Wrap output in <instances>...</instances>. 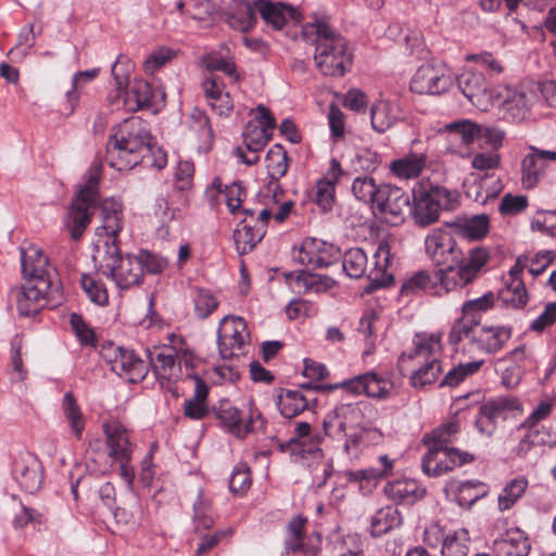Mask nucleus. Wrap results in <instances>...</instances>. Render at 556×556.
Returning a JSON list of instances; mask_svg holds the SVG:
<instances>
[{
	"label": "nucleus",
	"mask_w": 556,
	"mask_h": 556,
	"mask_svg": "<svg viewBox=\"0 0 556 556\" xmlns=\"http://www.w3.org/2000/svg\"><path fill=\"white\" fill-rule=\"evenodd\" d=\"M252 478L250 468L245 464H239L229 479V489L235 494H244L251 486Z\"/></svg>",
	"instance_id": "338daca9"
},
{
	"label": "nucleus",
	"mask_w": 556,
	"mask_h": 556,
	"mask_svg": "<svg viewBox=\"0 0 556 556\" xmlns=\"http://www.w3.org/2000/svg\"><path fill=\"white\" fill-rule=\"evenodd\" d=\"M62 299L61 283L55 278H26L16 295L17 309L23 316L38 313L47 305H56Z\"/></svg>",
	"instance_id": "1a4fd4ad"
},
{
	"label": "nucleus",
	"mask_w": 556,
	"mask_h": 556,
	"mask_svg": "<svg viewBox=\"0 0 556 556\" xmlns=\"http://www.w3.org/2000/svg\"><path fill=\"white\" fill-rule=\"evenodd\" d=\"M80 283L91 302L100 306H104L109 303L108 290L101 281L90 275L84 274L81 275Z\"/></svg>",
	"instance_id": "bf43d9fd"
},
{
	"label": "nucleus",
	"mask_w": 556,
	"mask_h": 556,
	"mask_svg": "<svg viewBox=\"0 0 556 556\" xmlns=\"http://www.w3.org/2000/svg\"><path fill=\"white\" fill-rule=\"evenodd\" d=\"M459 431V421L450 420L435 428L431 433L426 434L422 441L426 445H428V447H450V444L455 441V437Z\"/></svg>",
	"instance_id": "de8ad7c7"
},
{
	"label": "nucleus",
	"mask_w": 556,
	"mask_h": 556,
	"mask_svg": "<svg viewBox=\"0 0 556 556\" xmlns=\"http://www.w3.org/2000/svg\"><path fill=\"white\" fill-rule=\"evenodd\" d=\"M253 5L255 13H260L265 23L271 25L275 29H281L288 21H298L300 17L299 12L293 7L282 2L255 0Z\"/></svg>",
	"instance_id": "7c9ffc66"
},
{
	"label": "nucleus",
	"mask_w": 556,
	"mask_h": 556,
	"mask_svg": "<svg viewBox=\"0 0 556 556\" xmlns=\"http://www.w3.org/2000/svg\"><path fill=\"white\" fill-rule=\"evenodd\" d=\"M425 250L437 265L458 267L462 261L468 258V254L464 256L453 233L446 228L431 230L425 238Z\"/></svg>",
	"instance_id": "4468645a"
},
{
	"label": "nucleus",
	"mask_w": 556,
	"mask_h": 556,
	"mask_svg": "<svg viewBox=\"0 0 556 556\" xmlns=\"http://www.w3.org/2000/svg\"><path fill=\"white\" fill-rule=\"evenodd\" d=\"M337 388H343L353 394H365L369 397L386 399L391 392L393 383L391 380L378 376L375 372H367L348 379L340 384L327 387L329 390Z\"/></svg>",
	"instance_id": "5701e85b"
},
{
	"label": "nucleus",
	"mask_w": 556,
	"mask_h": 556,
	"mask_svg": "<svg viewBox=\"0 0 556 556\" xmlns=\"http://www.w3.org/2000/svg\"><path fill=\"white\" fill-rule=\"evenodd\" d=\"M136 256L138 262H140V267L143 273L146 271L153 275L161 274L168 266L166 257L151 253L147 250H141Z\"/></svg>",
	"instance_id": "69168bd1"
},
{
	"label": "nucleus",
	"mask_w": 556,
	"mask_h": 556,
	"mask_svg": "<svg viewBox=\"0 0 556 556\" xmlns=\"http://www.w3.org/2000/svg\"><path fill=\"white\" fill-rule=\"evenodd\" d=\"M444 131L450 134L454 139H459L464 144H470L477 138L479 125L470 121L464 119L446 124Z\"/></svg>",
	"instance_id": "13d9d810"
},
{
	"label": "nucleus",
	"mask_w": 556,
	"mask_h": 556,
	"mask_svg": "<svg viewBox=\"0 0 556 556\" xmlns=\"http://www.w3.org/2000/svg\"><path fill=\"white\" fill-rule=\"evenodd\" d=\"M101 268L102 274L111 278L119 290L139 286L143 279L137 256L130 253L122 255L118 244L105 243V258Z\"/></svg>",
	"instance_id": "9d476101"
},
{
	"label": "nucleus",
	"mask_w": 556,
	"mask_h": 556,
	"mask_svg": "<svg viewBox=\"0 0 556 556\" xmlns=\"http://www.w3.org/2000/svg\"><path fill=\"white\" fill-rule=\"evenodd\" d=\"M255 9L253 3H244L238 11L228 17L230 27L247 31L252 28L256 22Z\"/></svg>",
	"instance_id": "680f3d73"
},
{
	"label": "nucleus",
	"mask_w": 556,
	"mask_h": 556,
	"mask_svg": "<svg viewBox=\"0 0 556 556\" xmlns=\"http://www.w3.org/2000/svg\"><path fill=\"white\" fill-rule=\"evenodd\" d=\"M307 519L301 515L293 517L287 527L286 556L300 553L303 556H317L319 548L304 544V532Z\"/></svg>",
	"instance_id": "c9c22d12"
},
{
	"label": "nucleus",
	"mask_w": 556,
	"mask_h": 556,
	"mask_svg": "<svg viewBox=\"0 0 556 556\" xmlns=\"http://www.w3.org/2000/svg\"><path fill=\"white\" fill-rule=\"evenodd\" d=\"M401 119L400 108L388 100H379L371 105L370 123L378 134H383Z\"/></svg>",
	"instance_id": "58836bf2"
},
{
	"label": "nucleus",
	"mask_w": 556,
	"mask_h": 556,
	"mask_svg": "<svg viewBox=\"0 0 556 556\" xmlns=\"http://www.w3.org/2000/svg\"><path fill=\"white\" fill-rule=\"evenodd\" d=\"M100 172L98 168L90 170L85 185L73 199L65 220L66 228L74 240H79L91 222L96 210V200Z\"/></svg>",
	"instance_id": "6e6552de"
},
{
	"label": "nucleus",
	"mask_w": 556,
	"mask_h": 556,
	"mask_svg": "<svg viewBox=\"0 0 556 556\" xmlns=\"http://www.w3.org/2000/svg\"><path fill=\"white\" fill-rule=\"evenodd\" d=\"M469 532L466 529H459L443 541L441 547L442 556H467L469 552Z\"/></svg>",
	"instance_id": "864d4df0"
},
{
	"label": "nucleus",
	"mask_w": 556,
	"mask_h": 556,
	"mask_svg": "<svg viewBox=\"0 0 556 556\" xmlns=\"http://www.w3.org/2000/svg\"><path fill=\"white\" fill-rule=\"evenodd\" d=\"M100 353L113 372L131 383L141 381L148 374L147 364L132 350L108 342Z\"/></svg>",
	"instance_id": "f8f14e48"
},
{
	"label": "nucleus",
	"mask_w": 556,
	"mask_h": 556,
	"mask_svg": "<svg viewBox=\"0 0 556 556\" xmlns=\"http://www.w3.org/2000/svg\"><path fill=\"white\" fill-rule=\"evenodd\" d=\"M101 227L98 236H105L104 244H118V233L123 228V205L115 199H105L100 204Z\"/></svg>",
	"instance_id": "cd10ccee"
},
{
	"label": "nucleus",
	"mask_w": 556,
	"mask_h": 556,
	"mask_svg": "<svg viewBox=\"0 0 556 556\" xmlns=\"http://www.w3.org/2000/svg\"><path fill=\"white\" fill-rule=\"evenodd\" d=\"M176 56V52L166 47H160L151 52L143 62L146 74H154Z\"/></svg>",
	"instance_id": "e2e57ef3"
},
{
	"label": "nucleus",
	"mask_w": 556,
	"mask_h": 556,
	"mask_svg": "<svg viewBox=\"0 0 556 556\" xmlns=\"http://www.w3.org/2000/svg\"><path fill=\"white\" fill-rule=\"evenodd\" d=\"M187 378L194 381V393L184 403V416L192 420H201L208 415L207 396L210 388L197 374L187 372Z\"/></svg>",
	"instance_id": "473e14b6"
},
{
	"label": "nucleus",
	"mask_w": 556,
	"mask_h": 556,
	"mask_svg": "<svg viewBox=\"0 0 556 556\" xmlns=\"http://www.w3.org/2000/svg\"><path fill=\"white\" fill-rule=\"evenodd\" d=\"M287 282L298 293L326 292L330 290L336 281L329 276L313 274L306 270L291 271L286 275Z\"/></svg>",
	"instance_id": "2f4dec72"
},
{
	"label": "nucleus",
	"mask_w": 556,
	"mask_h": 556,
	"mask_svg": "<svg viewBox=\"0 0 556 556\" xmlns=\"http://www.w3.org/2000/svg\"><path fill=\"white\" fill-rule=\"evenodd\" d=\"M433 198L439 211H455L460 205V194L440 185H431Z\"/></svg>",
	"instance_id": "052dcab7"
},
{
	"label": "nucleus",
	"mask_w": 556,
	"mask_h": 556,
	"mask_svg": "<svg viewBox=\"0 0 556 556\" xmlns=\"http://www.w3.org/2000/svg\"><path fill=\"white\" fill-rule=\"evenodd\" d=\"M402 515L397 507L388 505L378 509L371 517L370 532L372 536H381L402 525Z\"/></svg>",
	"instance_id": "a18cd8bd"
},
{
	"label": "nucleus",
	"mask_w": 556,
	"mask_h": 556,
	"mask_svg": "<svg viewBox=\"0 0 556 556\" xmlns=\"http://www.w3.org/2000/svg\"><path fill=\"white\" fill-rule=\"evenodd\" d=\"M244 144L252 156H247L241 148L237 149V155L247 165H253L258 161V152L264 149L271 138V131L249 122L243 131Z\"/></svg>",
	"instance_id": "f704fd0d"
},
{
	"label": "nucleus",
	"mask_w": 556,
	"mask_h": 556,
	"mask_svg": "<svg viewBox=\"0 0 556 556\" xmlns=\"http://www.w3.org/2000/svg\"><path fill=\"white\" fill-rule=\"evenodd\" d=\"M150 364L155 376L163 384V381L170 382L179 378L180 363L177 362V352L169 346L154 349L149 352Z\"/></svg>",
	"instance_id": "c756f323"
},
{
	"label": "nucleus",
	"mask_w": 556,
	"mask_h": 556,
	"mask_svg": "<svg viewBox=\"0 0 556 556\" xmlns=\"http://www.w3.org/2000/svg\"><path fill=\"white\" fill-rule=\"evenodd\" d=\"M463 94L480 111H488L495 104V92L490 89L481 72L466 70L456 78Z\"/></svg>",
	"instance_id": "6ab92c4d"
},
{
	"label": "nucleus",
	"mask_w": 556,
	"mask_h": 556,
	"mask_svg": "<svg viewBox=\"0 0 556 556\" xmlns=\"http://www.w3.org/2000/svg\"><path fill=\"white\" fill-rule=\"evenodd\" d=\"M379 466L370 467L361 470H346L343 476L348 482H358L359 489L363 488V482H371L383 479L392 473L394 462L387 455L379 456Z\"/></svg>",
	"instance_id": "37998d69"
},
{
	"label": "nucleus",
	"mask_w": 556,
	"mask_h": 556,
	"mask_svg": "<svg viewBox=\"0 0 556 556\" xmlns=\"http://www.w3.org/2000/svg\"><path fill=\"white\" fill-rule=\"evenodd\" d=\"M250 343V332L247 321L242 317H224L217 330V344L219 355L224 359L245 353Z\"/></svg>",
	"instance_id": "ddd939ff"
},
{
	"label": "nucleus",
	"mask_w": 556,
	"mask_h": 556,
	"mask_svg": "<svg viewBox=\"0 0 556 556\" xmlns=\"http://www.w3.org/2000/svg\"><path fill=\"white\" fill-rule=\"evenodd\" d=\"M193 521L197 531L201 529L207 530L214 525V519L211 516L210 503L203 497L201 492L193 504Z\"/></svg>",
	"instance_id": "0e129e2a"
},
{
	"label": "nucleus",
	"mask_w": 556,
	"mask_h": 556,
	"mask_svg": "<svg viewBox=\"0 0 556 556\" xmlns=\"http://www.w3.org/2000/svg\"><path fill=\"white\" fill-rule=\"evenodd\" d=\"M374 206L387 223L397 225L404 220L405 211L409 208V197L399 187L381 185Z\"/></svg>",
	"instance_id": "aec40b11"
},
{
	"label": "nucleus",
	"mask_w": 556,
	"mask_h": 556,
	"mask_svg": "<svg viewBox=\"0 0 556 556\" xmlns=\"http://www.w3.org/2000/svg\"><path fill=\"white\" fill-rule=\"evenodd\" d=\"M527 485L528 481L525 478H516L510 480L498 496L500 509L507 510L511 508L522 496Z\"/></svg>",
	"instance_id": "6e6d98bb"
},
{
	"label": "nucleus",
	"mask_w": 556,
	"mask_h": 556,
	"mask_svg": "<svg viewBox=\"0 0 556 556\" xmlns=\"http://www.w3.org/2000/svg\"><path fill=\"white\" fill-rule=\"evenodd\" d=\"M217 307L218 301L208 290H198L194 296V312L198 318H207Z\"/></svg>",
	"instance_id": "774afa93"
},
{
	"label": "nucleus",
	"mask_w": 556,
	"mask_h": 556,
	"mask_svg": "<svg viewBox=\"0 0 556 556\" xmlns=\"http://www.w3.org/2000/svg\"><path fill=\"white\" fill-rule=\"evenodd\" d=\"M220 195H224L230 213L236 214L241 208L247 193L239 182H233L223 189L220 179L215 178L211 186L206 189L205 197L211 202V204H214L218 201L217 198Z\"/></svg>",
	"instance_id": "4c0bfd02"
},
{
	"label": "nucleus",
	"mask_w": 556,
	"mask_h": 556,
	"mask_svg": "<svg viewBox=\"0 0 556 556\" xmlns=\"http://www.w3.org/2000/svg\"><path fill=\"white\" fill-rule=\"evenodd\" d=\"M384 493L394 502L413 504L425 495V489L415 479H400L387 483Z\"/></svg>",
	"instance_id": "a19ab883"
},
{
	"label": "nucleus",
	"mask_w": 556,
	"mask_h": 556,
	"mask_svg": "<svg viewBox=\"0 0 556 556\" xmlns=\"http://www.w3.org/2000/svg\"><path fill=\"white\" fill-rule=\"evenodd\" d=\"M441 339V333H417L413 340L412 352H405L400 356L401 363L413 361L420 364L419 368L414 370L409 377L412 387L421 389L435 382L439 378L442 371L439 359L442 352Z\"/></svg>",
	"instance_id": "39448f33"
},
{
	"label": "nucleus",
	"mask_w": 556,
	"mask_h": 556,
	"mask_svg": "<svg viewBox=\"0 0 556 556\" xmlns=\"http://www.w3.org/2000/svg\"><path fill=\"white\" fill-rule=\"evenodd\" d=\"M372 267L368 269V258L361 248L349 249L342 258V267L351 278H361L367 274L368 279L376 286H387L393 280L389 271L392 264L391 247L387 240L379 241L374 253Z\"/></svg>",
	"instance_id": "0eeeda50"
},
{
	"label": "nucleus",
	"mask_w": 556,
	"mask_h": 556,
	"mask_svg": "<svg viewBox=\"0 0 556 556\" xmlns=\"http://www.w3.org/2000/svg\"><path fill=\"white\" fill-rule=\"evenodd\" d=\"M489 258L490 253L485 248H473L468 252V258L462 261L458 267L447 266L432 273L421 270L415 274L402 285L401 294L409 295L424 290L441 296L463 290L478 278Z\"/></svg>",
	"instance_id": "f03ea898"
},
{
	"label": "nucleus",
	"mask_w": 556,
	"mask_h": 556,
	"mask_svg": "<svg viewBox=\"0 0 556 556\" xmlns=\"http://www.w3.org/2000/svg\"><path fill=\"white\" fill-rule=\"evenodd\" d=\"M13 476L21 488L28 493H35L43 481L40 460L31 453L21 454L14 462Z\"/></svg>",
	"instance_id": "bb28decb"
},
{
	"label": "nucleus",
	"mask_w": 556,
	"mask_h": 556,
	"mask_svg": "<svg viewBox=\"0 0 556 556\" xmlns=\"http://www.w3.org/2000/svg\"><path fill=\"white\" fill-rule=\"evenodd\" d=\"M315 28L316 67L326 76H343L352 63L346 40L324 22L316 23Z\"/></svg>",
	"instance_id": "423d86ee"
},
{
	"label": "nucleus",
	"mask_w": 556,
	"mask_h": 556,
	"mask_svg": "<svg viewBox=\"0 0 556 556\" xmlns=\"http://www.w3.org/2000/svg\"><path fill=\"white\" fill-rule=\"evenodd\" d=\"M215 415L222 426L239 439L245 438L250 432L264 429L265 425L260 412L252 408L248 412L239 409L228 400L219 402Z\"/></svg>",
	"instance_id": "9b49d317"
},
{
	"label": "nucleus",
	"mask_w": 556,
	"mask_h": 556,
	"mask_svg": "<svg viewBox=\"0 0 556 556\" xmlns=\"http://www.w3.org/2000/svg\"><path fill=\"white\" fill-rule=\"evenodd\" d=\"M453 85L447 70L431 64L421 65L415 72L409 89L418 94H441Z\"/></svg>",
	"instance_id": "412c9836"
},
{
	"label": "nucleus",
	"mask_w": 556,
	"mask_h": 556,
	"mask_svg": "<svg viewBox=\"0 0 556 556\" xmlns=\"http://www.w3.org/2000/svg\"><path fill=\"white\" fill-rule=\"evenodd\" d=\"M266 167L268 175L274 180H279L287 174L288 155L280 144H275L266 154Z\"/></svg>",
	"instance_id": "603ef678"
},
{
	"label": "nucleus",
	"mask_w": 556,
	"mask_h": 556,
	"mask_svg": "<svg viewBox=\"0 0 556 556\" xmlns=\"http://www.w3.org/2000/svg\"><path fill=\"white\" fill-rule=\"evenodd\" d=\"M102 427L106 437L109 456L114 462L130 460L134 444L127 428L116 419L104 421Z\"/></svg>",
	"instance_id": "a878e982"
},
{
	"label": "nucleus",
	"mask_w": 556,
	"mask_h": 556,
	"mask_svg": "<svg viewBox=\"0 0 556 556\" xmlns=\"http://www.w3.org/2000/svg\"><path fill=\"white\" fill-rule=\"evenodd\" d=\"M265 235V227L252 226L242 220L233 231V240L240 255L251 252Z\"/></svg>",
	"instance_id": "49530a36"
},
{
	"label": "nucleus",
	"mask_w": 556,
	"mask_h": 556,
	"mask_svg": "<svg viewBox=\"0 0 556 556\" xmlns=\"http://www.w3.org/2000/svg\"><path fill=\"white\" fill-rule=\"evenodd\" d=\"M294 437L279 444V450L289 452L291 456L305 459L307 455L320 457L323 454L319 444L323 438L319 434L311 437V426L307 422H300L294 429Z\"/></svg>",
	"instance_id": "393cba45"
},
{
	"label": "nucleus",
	"mask_w": 556,
	"mask_h": 556,
	"mask_svg": "<svg viewBox=\"0 0 556 556\" xmlns=\"http://www.w3.org/2000/svg\"><path fill=\"white\" fill-rule=\"evenodd\" d=\"M119 65L121 56L114 63L112 74L118 89V98L124 99L126 109L135 112L141 108L151 106L153 92L150 84L143 79H138L132 83L129 89H124L127 86V77L117 72Z\"/></svg>",
	"instance_id": "4be33fe9"
},
{
	"label": "nucleus",
	"mask_w": 556,
	"mask_h": 556,
	"mask_svg": "<svg viewBox=\"0 0 556 556\" xmlns=\"http://www.w3.org/2000/svg\"><path fill=\"white\" fill-rule=\"evenodd\" d=\"M521 410V404L515 396H497L479 406L475 427L479 433L492 437L497 428V420L505 419L506 413Z\"/></svg>",
	"instance_id": "dca6fc26"
},
{
	"label": "nucleus",
	"mask_w": 556,
	"mask_h": 556,
	"mask_svg": "<svg viewBox=\"0 0 556 556\" xmlns=\"http://www.w3.org/2000/svg\"><path fill=\"white\" fill-rule=\"evenodd\" d=\"M473 460L472 454L455 447H429L422 458V469L428 476H441Z\"/></svg>",
	"instance_id": "f3484780"
},
{
	"label": "nucleus",
	"mask_w": 556,
	"mask_h": 556,
	"mask_svg": "<svg viewBox=\"0 0 556 556\" xmlns=\"http://www.w3.org/2000/svg\"><path fill=\"white\" fill-rule=\"evenodd\" d=\"M62 408L72 431L77 439H80L85 428V418L72 392L64 394Z\"/></svg>",
	"instance_id": "3c124183"
},
{
	"label": "nucleus",
	"mask_w": 556,
	"mask_h": 556,
	"mask_svg": "<svg viewBox=\"0 0 556 556\" xmlns=\"http://www.w3.org/2000/svg\"><path fill=\"white\" fill-rule=\"evenodd\" d=\"M339 256L340 252L333 244L316 238L304 239L300 247L293 250V258L299 264L313 268L328 267Z\"/></svg>",
	"instance_id": "a211bd4d"
},
{
	"label": "nucleus",
	"mask_w": 556,
	"mask_h": 556,
	"mask_svg": "<svg viewBox=\"0 0 556 556\" xmlns=\"http://www.w3.org/2000/svg\"><path fill=\"white\" fill-rule=\"evenodd\" d=\"M513 330L506 325H480L458 318L448 332V344L456 352L475 357L500 352L510 340Z\"/></svg>",
	"instance_id": "20e7f679"
},
{
	"label": "nucleus",
	"mask_w": 556,
	"mask_h": 556,
	"mask_svg": "<svg viewBox=\"0 0 556 556\" xmlns=\"http://www.w3.org/2000/svg\"><path fill=\"white\" fill-rule=\"evenodd\" d=\"M536 99V93L525 87H500L495 92V103L502 108L503 116L513 122L523 121Z\"/></svg>",
	"instance_id": "2eb2a0df"
},
{
	"label": "nucleus",
	"mask_w": 556,
	"mask_h": 556,
	"mask_svg": "<svg viewBox=\"0 0 556 556\" xmlns=\"http://www.w3.org/2000/svg\"><path fill=\"white\" fill-rule=\"evenodd\" d=\"M413 218L420 227L435 223L440 217V211L433 198L431 184L425 180L418 181L413 188Z\"/></svg>",
	"instance_id": "b1692460"
},
{
	"label": "nucleus",
	"mask_w": 556,
	"mask_h": 556,
	"mask_svg": "<svg viewBox=\"0 0 556 556\" xmlns=\"http://www.w3.org/2000/svg\"><path fill=\"white\" fill-rule=\"evenodd\" d=\"M368 408L369 405L363 402L341 404L324 417V435L344 441L343 452L350 458H356L364 446L382 441V433L370 427L365 418V410Z\"/></svg>",
	"instance_id": "f257e3e1"
},
{
	"label": "nucleus",
	"mask_w": 556,
	"mask_h": 556,
	"mask_svg": "<svg viewBox=\"0 0 556 556\" xmlns=\"http://www.w3.org/2000/svg\"><path fill=\"white\" fill-rule=\"evenodd\" d=\"M488 494V488L480 481H464L457 486L455 500L459 506L469 508Z\"/></svg>",
	"instance_id": "8fccbe9b"
},
{
	"label": "nucleus",
	"mask_w": 556,
	"mask_h": 556,
	"mask_svg": "<svg viewBox=\"0 0 556 556\" xmlns=\"http://www.w3.org/2000/svg\"><path fill=\"white\" fill-rule=\"evenodd\" d=\"M465 188L466 195L480 204H485L490 199H494L502 189L500 180L493 175L475 177L465 184Z\"/></svg>",
	"instance_id": "ea45409f"
},
{
	"label": "nucleus",
	"mask_w": 556,
	"mask_h": 556,
	"mask_svg": "<svg viewBox=\"0 0 556 556\" xmlns=\"http://www.w3.org/2000/svg\"><path fill=\"white\" fill-rule=\"evenodd\" d=\"M530 549L528 538L518 528L507 530L493 542L495 556H528Z\"/></svg>",
	"instance_id": "72a5a7b5"
},
{
	"label": "nucleus",
	"mask_w": 556,
	"mask_h": 556,
	"mask_svg": "<svg viewBox=\"0 0 556 556\" xmlns=\"http://www.w3.org/2000/svg\"><path fill=\"white\" fill-rule=\"evenodd\" d=\"M458 235L469 240H480L490 230V218L486 214H477L470 217L457 218L453 224Z\"/></svg>",
	"instance_id": "c03bdc74"
},
{
	"label": "nucleus",
	"mask_w": 556,
	"mask_h": 556,
	"mask_svg": "<svg viewBox=\"0 0 556 556\" xmlns=\"http://www.w3.org/2000/svg\"><path fill=\"white\" fill-rule=\"evenodd\" d=\"M501 300L514 308H521L528 303V292L521 279H513L500 292Z\"/></svg>",
	"instance_id": "5fc2aeb1"
},
{
	"label": "nucleus",
	"mask_w": 556,
	"mask_h": 556,
	"mask_svg": "<svg viewBox=\"0 0 556 556\" xmlns=\"http://www.w3.org/2000/svg\"><path fill=\"white\" fill-rule=\"evenodd\" d=\"M552 163H556V152L532 149L522 160V184L533 188Z\"/></svg>",
	"instance_id": "c85d7f7f"
},
{
	"label": "nucleus",
	"mask_w": 556,
	"mask_h": 556,
	"mask_svg": "<svg viewBox=\"0 0 556 556\" xmlns=\"http://www.w3.org/2000/svg\"><path fill=\"white\" fill-rule=\"evenodd\" d=\"M151 135L146 122L138 116L124 119L115 128L106 143L105 160L108 164L117 169H130L140 162H150L149 153L152 150Z\"/></svg>",
	"instance_id": "7ed1b4c3"
},
{
	"label": "nucleus",
	"mask_w": 556,
	"mask_h": 556,
	"mask_svg": "<svg viewBox=\"0 0 556 556\" xmlns=\"http://www.w3.org/2000/svg\"><path fill=\"white\" fill-rule=\"evenodd\" d=\"M352 192L355 198L364 203L375 204L380 186H377L372 177H357L352 184Z\"/></svg>",
	"instance_id": "4d7b16f0"
},
{
	"label": "nucleus",
	"mask_w": 556,
	"mask_h": 556,
	"mask_svg": "<svg viewBox=\"0 0 556 556\" xmlns=\"http://www.w3.org/2000/svg\"><path fill=\"white\" fill-rule=\"evenodd\" d=\"M427 164L425 153H409L390 163L391 173L399 179H415L420 176Z\"/></svg>",
	"instance_id": "79ce46f5"
},
{
	"label": "nucleus",
	"mask_w": 556,
	"mask_h": 556,
	"mask_svg": "<svg viewBox=\"0 0 556 556\" xmlns=\"http://www.w3.org/2000/svg\"><path fill=\"white\" fill-rule=\"evenodd\" d=\"M21 261L22 273L25 278H54L48 257L39 248L30 245L27 249H23Z\"/></svg>",
	"instance_id": "e433bc0d"
},
{
	"label": "nucleus",
	"mask_w": 556,
	"mask_h": 556,
	"mask_svg": "<svg viewBox=\"0 0 556 556\" xmlns=\"http://www.w3.org/2000/svg\"><path fill=\"white\" fill-rule=\"evenodd\" d=\"M309 400L299 390H288L278 399L277 405L280 414L286 418H293L308 407Z\"/></svg>",
	"instance_id": "09e8293b"
}]
</instances>
